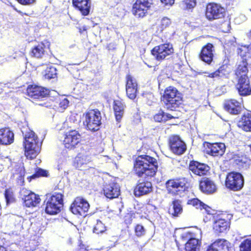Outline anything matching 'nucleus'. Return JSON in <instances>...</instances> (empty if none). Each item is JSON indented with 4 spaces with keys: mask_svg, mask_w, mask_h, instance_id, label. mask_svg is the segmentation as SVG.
I'll list each match as a JSON object with an SVG mask.
<instances>
[{
    "mask_svg": "<svg viewBox=\"0 0 251 251\" xmlns=\"http://www.w3.org/2000/svg\"><path fill=\"white\" fill-rule=\"evenodd\" d=\"M223 107L227 112L233 115L240 114L244 107L240 102L234 99H229L226 100Z\"/></svg>",
    "mask_w": 251,
    "mask_h": 251,
    "instance_id": "obj_20",
    "label": "nucleus"
},
{
    "mask_svg": "<svg viewBox=\"0 0 251 251\" xmlns=\"http://www.w3.org/2000/svg\"><path fill=\"white\" fill-rule=\"evenodd\" d=\"M188 169L193 174L200 176L207 175L210 170L207 165L195 160L190 161Z\"/></svg>",
    "mask_w": 251,
    "mask_h": 251,
    "instance_id": "obj_26",
    "label": "nucleus"
},
{
    "mask_svg": "<svg viewBox=\"0 0 251 251\" xmlns=\"http://www.w3.org/2000/svg\"><path fill=\"white\" fill-rule=\"evenodd\" d=\"M27 96L33 100H41L49 97L50 90L44 87L35 84L27 86L26 90Z\"/></svg>",
    "mask_w": 251,
    "mask_h": 251,
    "instance_id": "obj_16",
    "label": "nucleus"
},
{
    "mask_svg": "<svg viewBox=\"0 0 251 251\" xmlns=\"http://www.w3.org/2000/svg\"><path fill=\"white\" fill-rule=\"evenodd\" d=\"M187 204L201 210L204 209L206 212L209 211L210 208L208 205L204 203L198 198H193L189 200L187 202Z\"/></svg>",
    "mask_w": 251,
    "mask_h": 251,
    "instance_id": "obj_35",
    "label": "nucleus"
},
{
    "mask_svg": "<svg viewBox=\"0 0 251 251\" xmlns=\"http://www.w3.org/2000/svg\"><path fill=\"white\" fill-rule=\"evenodd\" d=\"M81 141L80 133L75 129H71L64 133L63 144L66 149L72 150L77 147Z\"/></svg>",
    "mask_w": 251,
    "mask_h": 251,
    "instance_id": "obj_14",
    "label": "nucleus"
},
{
    "mask_svg": "<svg viewBox=\"0 0 251 251\" xmlns=\"http://www.w3.org/2000/svg\"><path fill=\"white\" fill-rule=\"evenodd\" d=\"M146 229L141 224H137L134 227L135 235L138 237L144 236L146 234Z\"/></svg>",
    "mask_w": 251,
    "mask_h": 251,
    "instance_id": "obj_44",
    "label": "nucleus"
},
{
    "mask_svg": "<svg viewBox=\"0 0 251 251\" xmlns=\"http://www.w3.org/2000/svg\"><path fill=\"white\" fill-rule=\"evenodd\" d=\"M152 191V185L151 181L139 180L136 184L133 192L136 197L147 195Z\"/></svg>",
    "mask_w": 251,
    "mask_h": 251,
    "instance_id": "obj_23",
    "label": "nucleus"
},
{
    "mask_svg": "<svg viewBox=\"0 0 251 251\" xmlns=\"http://www.w3.org/2000/svg\"><path fill=\"white\" fill-rule=\"evenodd\" d=\"M69 101L67 98H64L61 100L59 103V107L62 109H65L67 108L69 105Z\"/></svg>",
    "mask_w": 251,
    "mask_h": 251,
    "instance_id": "obj_52",
    "label": "nucleus"
},
{
    "mask_svg": "<svg viewBox=\"0 0 251 251\" xmlns=\"http://www.w3.org/2000/svg\"><path fill=\"white\" fill-rule=\"evenodd\" d=\"M126 91L129 99H135L138 93V84L136 78L130 74L126 76Z\"/></svg>",
    "mask_w": 251,
    "mask_h": 251,
    "instance_id": "obj_19",
    "label": "nucleus"
},
{
    "mask_svg": "<svg viewBox=\"0 0 251 251\" xmlns=\"http://www.w3.org/2000/svg\"><path fill=\"white\" fill-rule=\"evenodd\" d=\"M248 37L249 39H251V29L249 31L248 33ZM246 47H248L247 51H250L251 53V43L249 45L246 46Z\"/></svg>",
    "mask_w": 251,
    "mask_h": 251,
    "instance_id": "obj_58",
    "label": "nucleus"
},
{
    "mask_svg": "<svg viewBox=\"0 0 251 251\" xmlns=\"http://www.w3.org/2000/svg\"><path fill=\"white\" fill-rule=\"evenodd\" d=\"M206 251H218V249L215 247V245L212 243L207 248Z\"/></svg>",
    "mask_w": 251,
    "mask_h": 251,
    "instance_id": "obj_57",
    "label": "nucleus"
},
{
    "mask_svg": "<svg viewBox=\"0 0 251 251\" xmlns=\"http://www.w3.org/2000/svg\"><path fill=\"white\" fill-rule=\"evenodd\" d=\"M91 159L90 155L79 153L74 158L73 166L78 170H85L89 167L88 164L92 161Z\"/></svg>",
    "mask_w": 251,
    "mask_h": 251,
    "instance_id": "obj_24",
    "label": "nucleus"
},
{
    "mask_svg": "<svg viewBox=\"0 0 251 251\" xmlns=\"http://www.w3.org/2000/svg\"><path fill=\"white\" fill-rule=\"evenodd\" d=\"M214 51L213 45L208 43L201 48L199 54V57L202 61L209 65L213 60Z\"/></svg>",
    "mask_w": 251,
    "mask_h": 251,
    "instance_id": "obj_25",
    "label": "nucleus"
},
{
    "mask_svg": "<svg viewBox=\"0 0 251 251\" xmlns=\"http://www.w3.org/2000/svg\"><path fill=\"white\" fill-rule=\"evenodd\" d=\"M57 76V70L56 68L54 67H47L44 72L43 77L45 79L50 80L56 78Z\"/></svg>",
    "mask_w": 251,
    "mask_h": 251,
    "instance_id": "obj_39",
    "label": "nucleus"
},
{
    "mask_svg": "<svg viewBox=\"0 0 251 251\" xmlns=\"http://www.w3.org/2000/svg\"><path fill=\"white\" fill-rule=\"evenodd\" d=\"M79 32L80 33H82L84 31H86L87 28L86 26H82V27H80L79 28Z\"/></svg>",
    "mask_w": 251,
    "mask_h": 251,
    "instance_id": "obj_59",
    "label": "nucleus"
},
{
    "mask_svg": "<svg viewBox=\"0 0 251 251\" xmlns=\"http://www.w3.org/2000/svg\"><path fill=\"white\" fill-rule=\"evenodd\" d=\"M194 235H195L193 232L187 231L181 235L180 240H181L183 242L186 243L187 241H189L190 239H192Z\"/></svg>",
    "mask_w": 251,
    "mask_h": 251,
    "instance_id": "obj_49",
    "label": "nucleus"
},
{
    "mask_svg": "<svg viewBox=\"0 0 251 251\" xmlns=\"http://www.w3.org/2000/svg\"><path fill=\"white\" fill-rule=\"evenodd\" d=\"M173 118L170 114L165 113L163 111L160 110L154 116V119L157 122H166Z\"/></svg>",
    "mask_w": 251,
    "mask_h": 251,
    "instance_id": "obj_40",
    "label": "nucleus"
},
{
    "mask_svg": "<svg viewBox=\"0 0 251 251\" xmlns=\"http://www.w3.org/2000/svg\"><path fill=\"white\" fill-rule=\"evenodd\" d=\"M153 5V0H136L133 4L131 12L136 17L146 16Z\"/></svg>",
    "mask_w": 251,
    "mask_h": 251,
    "instance_id": "obj_13",
    "label": "nucleus"
},
{
    "mask_svg": "<svg viewBox=\"0 0 251 251\" xmlns=\"http://www.w3.org/2000/svg\"><path fill=\"white\" fill-rule=\"evenodd\" d=\"M220 28L224 32H228L231 29L230 21L229 20L224 21L221 24Z\"/></svg>",
    "mask_w": 251,
    "mask_h": 251,
    "instance_id": "obj_48",
    "label": "nucleus"
},
{
    "mask_svg": "<svg viewBox=\"0 0 251 251\" xmlns=\"http://www.w3.org/2000/svg\"><path fill=\"white\" fill-rule=\"evenodd\" d=\"M217 70L220 78H228L231 73L229 64L227 63L223 64Z\"/></svg>",
    "mask_w": 251,
    "mask_h": 251,
    "instance_id": "obj_38",
    "label": "nucleus"
},
{
    "mask_svg": "<svg viewBox=\"0 0 251 251\" xmlns=\"http://www.w3.org/2000/svg\"><path fill=\"white\" fill-rule=\"evenodd\" d=\"M111 44H108L107 46V49L108 50H110L111 49H110V46H111Z\"/></svg>",
    "mask_w": 251,
    "mask_h": 251,
    "instance_id": "obj_60",
    "label": "nucleus"
},
{
    "mask_svg": "<svg viewBox=\"0 0 251 251\" xmlns=\"http://www.w3.org/2000/svg\"><path fill=\"white\" fill-rule=\"evenodd\" d=\"M228 243V242L224 239H218L213 243L216 248L221 249H224L225 247L227 248Z\"/></svg>",
    "mask_w": 251,
    "mask_h": 251,
    "instance_id": "obj_45",
    "label": "nucleus"
},
{
    "mask_svg": "<svg viewBox=\"0 0 251 251\" xmlns=\"http://www.w3.org/2000/svg\"><path fill=\"white\" fill-rule=\"evenodd\" d=\"M232 216L226 212H222L213 216L212 229L214 232L219 235L229 230Z\"/></svg>",
    "mask_w": 251,
    "mask_h": 251,
    "instance_id": "obj_7",
    "label": "nucleus"
},
{
    "mask_svg": "<svg viewBox=\"0 0 251 251\" xmlns=\"http://www.w3.org/2000/svg\"><path fill=\"white\" fill-rule=\"evenodd\" d=\"M244 184V177L241 173L232 171L227 174L225 185L228 190L233 191H240L243 188Z\"/></svg>",
    "mask_w": 251,
    "mask_h": 251,
    "instance_id": "obj_10",
    "label": "nucleus"
},
{
    "mask_svg": "<svg viewBox=\"0 0 251 251\" xmlns=\"http://www.w3.org/2000/svg\"><path fill=\"white\" fill-rule=\"evenodd\" d=\"M203 146L205 153L217 157L222 156L226 149L225 144L221 142L210 143L205 141L203 143Z\"/></svg>",
    "mask_w": 251,
    "mask_h": 251,
    "instance_id": "obj_15",
    "label": "nucleus"
},
{
    "mask_svg": "<svg viewBox=\"0 0 251 251\" xmlns=\"http://www.w3.org/2000/svg\"><path fill=\"white\" fill-rule=\"evenodd\" d=\"M174 53L173 46L169 43H165L156 46L151 50V53L155 59L160 62L168 59Z\"/></svg>",
    "mask_w": 251,
    "mask_h": 251,
    "instance_id": "obj_11",
    "label": "nucleus"
},
{
    "mask_svg": "<svg viewBox=\"0 0 251 251\" xmlns=\"http://www.w3.org/2000/svg\"><path fill=\"white\" fill-rule=\"evenodd\" d=\"M107 230L106 226L100 220L97 221L96 224L94 226L93 231L97 234H102Z\"/></svg>",
    "mask_w": 251,
    "mask_h": 251,
    "instance_id": "obj_42",
    "label": "nucleus"
},
{
    "mask_svg": "<svg viewBox=\"0 0 251 251\" xmlns=\"http://www.w3.org/2000/svg\"><path fill=\"white\" fill-rule=\"evenodd\" d=\"M167 194L176 196L187 191L190 186V180L185 177H178L167 180L165 184Z\"/></svg>",
    "mask_w": 251,
    "mask_h": 251,
    "instance_id": "obj_4",
    "label": "nucleus"
},
{
    "mask_svg": "<svg viewBox=\"0 0 251 251\" xmlns=\"http://www.w3.org/2000/svg\"><path fill=\"white\" fill-rule=\"evenodd\" d=\"M161 100L168 110L175 111L183 105V96L176 87L169 86L165 88Z\"/></svg>",
    "mask_w": 251,
    "mask_h": 251,
    "instance_id": "obj_2",
    "label": "nucleus"
},
{
    "mask_svg": "<svg viewBox=\"0 0 251 251\" xmlns=\"http://www.w3.org/2000/svg\"><path fill=\"white\" fill-rule=\"evenodd\" d=\"M248 47L246 45H242L237 49V53L241 57L242 60L239 62L234 70V75L236 79L248 78L249 63L246 57Z\"/></svg>",
    "mask_w": 251,
    "mask_h": 251,
    "instance_id": "obj_8",
    "label": "nucleus"
},
{
    "mask_svg": "<svg viewBox=\"0 0 251 251\" xmlns=\"http://www.w3.org/2000/svg\"><path fill=\"white\" fill-rule=\"evenodd\" d=\"M18 173H15V174H19L18 180L20 181L21 185H23L24 183V176L25 174V169L24 168H20L18 171Z\"/></svg>",
    "mask_w": 251,
    "mask_h": 251,
    "instance_id": "obj_51",
    "label": "nucleus"
},
{
    "mask_svg": "<svg viewBox=\"0 0 251 251\" xmlns=\"http://www.w3.org/2000/svg\"><path fill=\"white\" fill-rule=\"evenodd\" d=\"M105 196L110 199L118 198L120 195V188L118 184L114 182L106 183L103 189Z\"/></svg>",
    "mask_w": 251,
    "mask_h": 251,
    "instance_id": "obj_28",
    "label": "nucleus"
},
{
    "mask_svg": "<svg viewBox=\"0 0 251 251\" xmlns=\"http://www.w3.org/2000/svg\"><path fill=\"white\" fill-rule=\"evenodd\" d=\"M89 208L90 204L88 201L82 197L77 196L71 203L69 210L74 215L84 216Z\"/></svg>",
    "mask_w": 251,
    "mask_h": 251,
    "instance_id": "obj_12",
    "label": "nucleus"
},
{
    "mask_svg": "<svg viewBox=\"0 0 251 251\" xmlns=\"http://www.w3.org/2000/svg\"><path fill=\"white\" fill-rule=\"evenodd\" d=\"M171 20L167 17H163L161 20L159 25L160 28L161 30H163L167 27H169L171 25Z\"/></svg>",
    "mask_w": 251,
    "mask_h": 251,
    "instance_id": "obj_47",
    "label": "nucleus"
},
{
    "mask_svg": "<svg viewBox=\"0 0 251 251\" xmlns=\"http://www.w3.org/2000/svg\"><path fill=\"white\" fill-rule=\"evenodd\" d=\"M83 125L86 129L92 132L98 131L101 125V115L98 109H91L83 114Z\"/></svg>",
    "mask_w": 251,
    "mask_h": 251,
    "instance_id": "obj_6",
    "label": "nucleus"
},
{
    "mask_svg": "<svg viewBox=\"0 0 251 251\" xmlns=\"http://www.w3.org/2000/svg\"><path fill=\"white\" fill-rule=\"evenodd\" d=\"M236 82L235 87L239 96L247 97L251 95V84L249 77L237 79Z\"/></svg>",
    "mask_w": 251,
    "mask_h": 251,
    "instance_id": "obj_22",
    "label": "nucleus"
},
{
    "mask_svg": "<svg viewBox=\"0 0 251 251\" xmlns=\"http://www.w3.org/2000/svg\"><path fill=\"white\" fill-rule=\"evenodd\" d=\"M207 77L211 78H220L218 70H216L215 71L212 73H209L207 75Z\"/></svg>",
    "mask_w": 251,
    "mask_h": 251,
    "instance_id": "obj_54",
    "label": "nucleus"
},
{
    "mask_svg": "<svg viewBox=\"0 0 251 251\" xmlns=\"http://www.w3.org/2000/svg\"><path fill=\"white\" fill-rule=\"evenodd\" d=\"M23 146L26 157L33 159L41 150V142L35 133L29 130L25 135Z\"/></svg>",
    "mask_w": 251,
    "mask_h": 251,
    "instance_id": "obj_3",
    "label": "nucleus"
},
{
    "mask_svg": "<svg viewBox=\"0 0 251 251\" xmlns=\"http://www.w3.org/2000/svg\"><path fill=\"white\" fill-rule=\"evenodd\" d=\"M165 5H172L174 3L175 0H160Z\"/></svg>",
    "mask_w": 251,
    "mask_h": 251,
    "instance_id": "obj_56",
    "label": "nucleus"
},
{
    "mask_svg": "<svg viewBox=\"0 0 251 251\" xmlns=\"http://www.w3.org/2000/svg\"><path fill=\"white\" fill-rule=\"evenodd\" d=\"M168 144L171 151L177 155L183 154L187 150L185 143L178 135H170L168 139Z\"/></svg>",
    "mask_w": 251,
    "mask_h": 251,
    "instance_id": "obj_17",
    "label": "nucleus"
},
{
    "mask_svg": "<svg viewBox=\"0 0 251 251\" xmlns=\"http://www.w3.org/2000/svg\"><path fill=\"white\" fill-rule=\"evenodd\" d=\"M158 168L157 159L149 155H139L133 160L132 171L138 177L151 178L156 175Z\"/></svg>",
    "mask_w": 251,
    "mask_h": 251,
    "instance_id": "obj_1",
    "label": "nucleus"
},
{
    "mask_svg": "<svg viewBox=\"0 0 251 251\" xmlns=\"http://www.w3.org/2000/svg\"><path fill=\"white\" fill-rule=\"evenodd\" d=\"M22 5H28L34 3L35 0H16Z\"/></svg>",
    "mask_w": 251,
    "mask_h": 251,
    "instance_id": "obj_53",
    "label": "nucleus"
},
{
    "mask_svg": "<svg viewBox=\"0 0 251 251\" xmlns=\"http://www.w3.org/2000/svg\"><path fill=\"white\" fill-rule=\"evenodd\" d=\"M182 4L187 10L193 9L196 5V0H183Z\"/></svg>",
    "mask_w": 251,
    "mask_h": 251,
    "instance_id": "obj_46",
    "label": "nucleus"
},
{
    "mask_svg": "<svg viewBox=\"0 0 251 251\" xmlns=\"http://www.w3.org/2000/svg\"><path fill=\"white\" fill-rule=\"evenodd\" d=\"M239 251H251V239H244L239 245Z\"/></svg>",
    "mask_w": 251,
    "mask_h": 251,
    "instance_id": "obj_43",
    "label": "nucleus"
},
{
    "mask_svg": "<svg viewBox=\"0 0 251 251\" xmlns=\"http://www.w3.org/2000/svg\"><path fill=\"white\" fill-rule=\"evenodd\" d=\"M201 246V240L197 239L195 235L189 241L185 243V251H198Z\"/></svg>",
    "mask_w": 251,
    "mask_h": 251,
    "instance_id": "obj_34",
    "label": "nucleus"
},
{
    "mask_svg": "<svg viewBox=\"0 0 251 251\" xmlns=\"http://www.w3.org/2000/svg\"><path fill=\"white\" fill-rule=\"evenodd\" d=\"M237 126L245 132H251V113H244L237 123Z\"/></svg>",
    "mask_w": 251,
    "mask_h": 251,
    "instance_id": "obj_32",
    "label": "nucleus"
},
{
    "mask_svg": "<svg viewBox=\"0 0 251 251\" xmlns=\"http://www.w3.org/2000/svg\"><path fill=\"white\" fill-rule=\"evenodd\" d=\"M126 107V104L122 100H114L113 109L116 120L118 123L121 122L123 117Z\"/></svg>",
    "mask_w": 251,
    "mask_h": 251,
    "instance_id": "obj_30",
    "label": "nucleus"
},
{
    "mask_svg": "<svg viewBox=\"0 0 251 251\" xmlns=\"http://www.w3.org/2000/svg\"><path fill=\"white\" fill-rule=\"evenodd\" d=\"M20 194L23 205L26 207H36L40 202V196L31 190L24 188L21 190Z\"/></svg>",
    "mask_w": 251,
    "mask_h": 251,
    "instance_id": "obj_18",
    "label": "nucleus"
},
{
    "mask_svg": "<svg viewBox=\"0 0 251 251\" xmlns=\"http://www.w3.org/2000/svg\"><path fill=\"white\" fill-rule=\"evenodd\" d=\"M232 159L233 163L239 167H246L249 165L250 160L245 156L234 155Z\"/></svg>",
    "mask_w": 251,
    "mask_h": 251,
    "instance_id": "obj_37",
    "label": "nucleus"
},
{
    "mask_svg": "<svg viewBox=\"0 0 251 251\" xmlns=\"http://www.w3.org/2000/svg\"><path fill=\"white\" fill-rule=\"evenodd\" d=\"M135 218V214L132 212L127 213L124 216V222L126 224H130L132 220Z\"/></svg>",
    "mask_w": 251,
    "mask_h": 251,
    "instance_id": "obj_50",
    "label": "nucleus"
},
{
    "mask_svg": "<svg viewBox=\"0 0 251 251\" xmlns=\"http://www.w3.org/2000/svg\"><path fill=\"white\" fill-rule=\"evenodd\" d=\"M4 195L7 204L13 203L16 201L14 193L11 188L9 187L6 189L4 192Z\"/></svg>",
    "mask_w": 251,
    "mask_h": 251,
    "instance_id": "obj_41",
    "label": "nucleus"
},
{
    "mask_svg": "<svg viewBox=\"0 0 251 251\" xmlns=\"http://www.w3.org/2000/svg\"><path fill=\"white\" fill-rule=\"evenodd\" d=\"M183 212V205L181 200L175 199L171 202V207L169 208L168 213L173 217H179Z\"/></svg>",
    "mask_w": 251,
    "mask_h": 251,
    "instance_id": "obj_31",
    "label": "nucleus"
},
{
    "mask_svg": "<svg viewBox=\"0 0 251 251\" xmlns=\"http://www.w3.org/2000/svg\"><path fill=\"white\" fill-rule=\"evenodd\" d=\"M50 42L47 40L39 43L32 48L30 51L31 56L37 58H42L47 50L50 49Z\"/></svg>",
    "mask_w": 251,
    "mask_h": 251,
    "instance_id": "obj_27",
    "label": "nucleus"
},
{
    "mask_svg": "<svg viewBox=\"0 0 251 251\" xmlns=\"http://www.w3.org/2000/svg\"><path fill=\"white\" fill-rule=\"evenodd\" d=\"M199 189L204 194L211 195L216 193L218 186L209 177H203L199 180Z\"/></svg>",
    "mask_w": 251,
    "mask_h": 251,
    "instance_id": "obj_21",
    "label": "nucleus"
},
{
    "mask_svg": "<svg viewBox=\"0 0 251 251\" xmlns=\"http://www.w3.org/2000/svg\"><path fill=\"white\" fill-rule=\"evenodd\" d=\"M73 7L80 11L83 16L89 15L91 7L90 0H72Z\"/></svg>",
    "mask_w": 251,
    "mask_h": 251,
    "instance_id": "obj_29",
    "label": "nucleus"
},
{
    "mask_svg": "<svg viewBox=\"0 0 251 251\" xmlns=\"http://www.w3.org/2000/svg\"><path fill=\"white\" fill-rule=\"evenodd\" d=\"M226 10L220 4L215 2L207 3L204 10L205 18L209 21L224 19Z\"/></svg>",
    "mask_w": 251,
    "mask_h": 251,
    "instance_id": "obj_9",
    "label": "nucleus"
},
{
    "mask_svg": "<svg viewBox=\"0 0 251 251\" xmlns=\"http://www.w3.org/2000/svg\"><path fill=\"white\" fill-rule=\"evenodd\" d=\"M64 191L54 192L44 201L46 206L45 212L50 215L60 213L64 206Z\"/></svg>",
    "mask_w": 251,
    "mask_h": 251,
    "instance_id": "obj_5",
    "label": "nucleus"
},
{
    "mask_svg": "<svg viewBox=\"0 0 251 251\" xmlns=\"http://www.w3.org/2000/svg\"><path fill=\"white\" fill-rule=\"evenodd\" d=\"M14 141V133L9 128L0 129V144L8 145Z\"/></svg>",
    "mask_w": 251,
    "mask_h": 251,
    "instance_id": "obj_33",
    "label": "nucleus"
},
{
    "mask_svg": "<svg viewBox=\"0 0 251 251\" xmlns=\"http://www.w3.org/2000/svg\"><path fill=\"white\" fill-rule=\"evenodd\" d=\"M75 251H88V250L84 244L80 243Z\"/></svg>",
    "mask_w": 251,
    "mask_h": 251,
    "instance_id": "obj_55",
    "label": "nucleus"
},
{
    "mask_svg": "<svg viewBox=\"0 0 251 251\" xmlns=\"http://www.w3.org/2000/svg\"><path fill=\"white\" fill-rule=\"evenodd\" d=\"M49 176V173L47 170L39 167H36L35 168L34 173L28 176L27 179L29 182H30L32 179H35L41 177H47Z\"/></svg>",
    "mask_w": 251,
    "mask_h": 251,
    "instance_id": "obj_36",
    "label": "nucleus"
}]
</instances>
